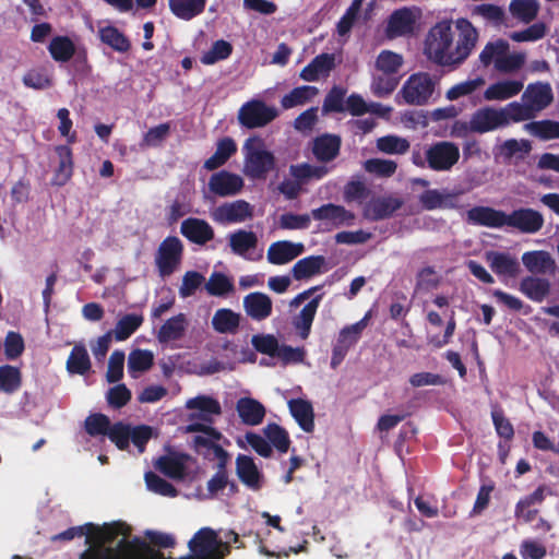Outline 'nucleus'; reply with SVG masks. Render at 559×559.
Masks as SVG:
<instances>
[{
	"mask_svg": "<svg viewBox=\"0 0 559 559\" xmlns=\"http://www.w3.org/2000/svg\"><path fill=\"white\" fill-rule=\"evenodd\" d=\"M439 274L431 267H424L417 274L415 293L429 292L438 287Z\"/></svg>",
	"mask_w": 559,
	"mask_h": 559,
	"instance_id": "69168bd1",
	"label": "nucleus"
},
{
	"mask_svg": "<svg viewBox=\"0 0 559 559\" xmlns=\"http://www.w3.org/2000/svg\"><path fill=\"white\" fill-rule=\"evenodd\" d=\"M543 224L542 214L532 209H521L507 214L506 226L515 227L523 233H536L543 227Z\"/></svg>",
	"mask_w": 559,
	"mask_h": 559,
	"instance_id": "6ab92c4d",
	"label": "nucleus"
},
{
	"mask_svg": "<svg viewBox=\"0 0 559 559\" xmlns=\"http://www.w3.org/2000/svg\"><path fill=\"white\" fill-rule=\"evenodd\" d=\"M236 411L240 420L248 426L260 425L266 413L263 404L250 396L240 397L236 403Z\"/></svg>",
	"mask_w": 559,
	"mask_h": 559,
	"instance_id": "b1692460",
	"label": "nucleus"
},
{
	"mask_svg": "<svg viewBox=\"0 0 559 559\" xmlns=\"http://www.w3.org/2000/svg\"><path fill=\"white\" fill-rule=\"evenodd\" d=\"M237 445L240 449L247 450L252 449L257 454L262 457H271L273 450L267 439L263 435L257 432H247L245 436L237 438Z\"/></svg>",
	"mask_w": 559,
	"mask_h": 559,
	"instance_id": "79ce46f5",
	"label": "nucleus"
},
{
	"mask_svg": "<svg viewBox=\"0 0 559 559\" xmlns=\"http://www.w3.org/2000/svg\"><path fill=\"white\" fill-rule=\"evenodd\" d=\"M290 415L305 432L314 429V413L312 404L305 399H292L287 402Z\"/></svg>",
	"mask_w": 559,
	"mask_h": 559,
	"instance_id": "c756f323",
	"label": "nucleus"
},
{
	"mask_svg": "<svg viewBox=\"0 0 559 559\" xmlns=\"http://www.w3.org/2000/svg\"><path fill=\"white\" fill-rule=\"evenodd\" d=\"M207 293L212 296H226L234 290L231 278L223 273L214 272L205 283Z\"/></svg>",
	"mask_w": 559,
	"mask_h": 559,
	"instance_id": "13d9d810",
	"label": "nucleus"
},
{
	"mask_svg": "<svg viewBox=\"0 0 559 559\" xmlns=\"http://www.w3.org/2000/svg\"><path fill=\"white\" fill-rule=\"evenodd\" d=\"M48 50L53 60L58 62L69 61L75 53V45L67 36H57L51 39Z\"/></svg>",
	"mask_w": 559,
	"mask_h": 559,
	"instance_id": "de8ad7c7",
	"label": "nucleus"
},
{
	"mask_svg": "<svg viewBox=\"0 0 559 559\" xmlns=\"http://www.w3.org/2000/svg\"><path fill=\"white\" fill-rule=\"evenodd\" d=\"M311 215L314 219L326 222L334 227L352 226L355 221L354 213L332 203L312 210Z\"/></svg>",
	"mask_w": 559,
	"mask_h": 559,
	"instance_id": "a211bd4d",
	"label": "nucleus"
},
{
	"mask_svg": "<svg viewBox=\"0 0 559 559\" xmlns=\"http://www.w3.org/2000/svg\"><path fill=\"white\" fill-rule=\"evenodd\" d=\"M143 323V316L130 313L118 320L114 331H110L114 337L121 342L129 338Z\"/></svg>",
	"mask_w": 559,
	"mask_h": 559,
	"instance_id": "49530a36",
	"label": "nucleus"
},
{
	"mask_svg": "<svg viewBox=\"0 0 559 559\" xmlns=\"http://www.w3.org/2000/svg\"><path fill=\"white\" fill-rule=\"evenodd\" d=\"M364 167L366 171L378 177H390L395 173L397 165L390 159L371 158L365 162Z\"/></svg>",
	"mask_w": 559,
	"mask_h": 559,
	"instance_id": "0e129e2a",
	"label": "nucleus"
},
{
	"mask_svg": "<svg viewBox=\"0 0 559 559\" xmlns=\"http://www.w3.org/2000/svg\"><path fill=\"white\" fill-rule=\"evenodd\" d=\"M330 168L322 165H311V164H299L293 165L289 168L290 175L298 180L299 182L306 183L310 180H320L325 175H328Z\"/></svg>",
	"mask_w": 559,
	"mask_h": 559,
	"instance_id": "c03bdc74",
	"label": "nucleus"
},
{
	"mask_svg": "<svg viewBox=\"0 0 559 559\" xmlns=\"http://www.w3.org/2000/svg\"><path fill=\"white\" fill-rule=\"evenodd\" d=\"M182 242L177 237H167L156 255V265L163 276H168L178 269L182 257Z\"/></svg>",
	"mask_w": 559,
	"mask_h": 559,
	"instance_id": "6e6552de",
	"label": "nucleus"
},
{
	"mask_svg": "<svg viewBox=\"0 0 559 559\" xmlns=\"http://www.w3.org/2000/svg\"><path fill=\"white\" fill-rule=\"evenodd\" d=\"M521 80L506 79L490 84L484 92L487 102H502L516 96L523 90Z\"/></svg>",
	"mask_w": 559,
	"mask_h": 559,
	"instance_id": "5701e85b",
	"label": "nucleus"
},
{
	"mask_svg": "<svg viewBox=\"0 0 559 559\" xmlns=\"http://www.w3.org/2000/svg\"><path fill=\"white\" fill-rule=\"evenodd\" d=\"M242 173L252 180H262L274 170L275 156L264 139L258 135L248 138L242 145Z\"/></svg>",
	"mask_w": 559,
	"mask_h": 559,
	"instance_id": "20e7f679",
	"label": "nucleus"
},
{
	"mask_svg": "<svg viewBox=\"0 0 559 559\" xmlns=\"http://www.w3.org/2000/svg\"><path fill=\"white\" fill-rule=\"evenodd\" d=\"M466 215L468 222L490 228L503 227L507 222V214L504 212L487 206L473 207Z\"/></svg>",
	"mask_w": 559,
	"mask_h": 559,
	"instance_id": "cd10ccee",
	"label": "nucleus"
},
{
	"mask_svg": "<svg viewBox=\"0 0 559 559\" xmlns=\"http://www.w3.org/2000/svg\"><path fill=\"white\" fill-rule=\"evenodd\" d=\"M154 362V354L148 349H133L128 357V372L136 379L151 369Z\"/></svg>",
	"mask_w": 559,
	"mask_h": 559,
	"instance_id": "a19ab883",
	"label": "nucleus"
},
{
	"mask_svg": "<svg viewBox=\"0 0 559 559\" xmlns=\"http://www.w3.org/2000/svg\"><path fill=\"white\" fill-rule=\"evenodd\" d=\"M478 32L466 19L443 20L429 28L424 39V55L442 67H457L472 53Z\"/></svg>",
	"mask_w": 559,
	"mask_h": 559,
	"instance_id": "f257e3e1",
	"label": "nucleus"
},
{
	"mask_svg": "<svg viewBox=\"0 0 559 559\" xmlns=\"http://www.w3.org/2000/svg\"><path fill=\"white\" fill-rule=\"evenodd\" d=\"M263 433L271 444L280 453H286L290 445L288 432L277 424H267L263 428Z\"/></svg>",
	"mask_w": 559,
	"mask_h": 559,
	"instance_id": "3c124183",
	"label": "nucleus"
},
{
	"mask_svg": "<svg viewBox=\"0 0 559 559\" xmlns=\"http://www.w3.org/2000/svg\"><path fill=\"white\" fill-rule=\"evenodd\" d=\"M503 127V117L500 108H480L469 119V129L475 133H487Z\"/></svg>",
	"mask_w": 559,
	"mask_h": 559,
	"instance_id": "2eb2a0df",
	"label": "nucleus"
},
{
	"mask_svg": "<svg viewBox=\"0 0 559 559\" xmlns=\"http://www.w3.org/2000/svg\"><path fill=\"white\" fill-rule=\"evenodd\" d=\"M403 66L404 57L389 49L380 51L374 60V71L389 75H400Z\"/></svg>",
	"mask_w": 559,
	"mask_h": 559,
	"instance_id": "4c0bfd02",
	"label": "nucleus"
},
{
	"mask_svg": "<svg viewBox=\"0 0 559 559\" xmlns=\"http://www.w3.org/2000/svg\"><path fill=\"white\" fill-rule=\"evenodd\" d=\"M500 109L502 111L504 127L511 122H520L532 119L536 115L525 102H513Z\"/></svg>",
	"mask_w": 559,
	"mask_h": 559,
	"instance_id": "8fccbe9b",
	"label": "nucleus"
},
{
	"mask_svg": "<svg viewBox=\"0 0 559 559\" xmlns=\"http://www.w3.org/2000/svg\"><path fill=\"white\" fill-rule=\"evenodd\" d=\"M301 242L281 240L273 242L267 250V261L272 264L282 265L290 262L304 252Z\"/></svg>",
	"mask_w": 559,
	"mask_h": 559,
	"instance_id": "4be33fe9",
	"label": "nucleus"
},
{
	"mask_svg": "<svg viewBox=\"0 0 559 559\" xmlns=\"http://www.w3.org/2000/svg\"><path fill=\"white\" fill-rule=\"evenodd\" d=\"M229 246L235 254L246 259H252L253 250L258 243V237L253 231L239 229L228 236Z\"/></svg>",
	"mask_w": 559,
	"mask_h": 559,
	"instance_id": "72a5a7b5",
	"label": "nucleus"
},
{
	"mask_svg": "<svg viewBox=\"0 0 559 559\" xmlns=\"http://www.w3.org/2000/svg\"><path fill=\"white\" fill-rule=\"evenodd\" d=\"M243 309L252 320L263 321L272 314L273 302L264 293H250L243 297Z\"/></svg>",
	"mask_w": 559,
	"mask_h": 559,
	"instance_id": "412c9836",
	"label": "nucleus"
},
{
	"mask_svg": "<svg viewBox=\"0 0 559 559\" xmlns=\"http://www.w3.org/2000/svg\"><path fill=\"white\" fill-rule=\"evenodd\" d=\"M23 83L34 90H46L52 85V80L45 69H32L24 74Z\"/></svg>",
	"mask_w": 559,
	"mask_h": 559,
	"instance_id": "e2e57ef3",
	"label": "nucleus"
},
{
	"mask_svg": "<svg viewBox=\"0 0 559 559\" xmlns=\"http://www.w3.org/2000/svg\"><path fill=\"white\" fill-rule=\"evenodd\" d=\"M367 320L368 318L365 317L359 322L344 328L340 333L337 345H341L344 347V349H348L352 345H354L357 342L361 331L366 328Z\"/></svg>",
	"mask_w": 559,
	"mask_h": 559,
	"instance_id": "338daca9",
	"label": "nucleus"
},
{
	"mask_svg": "<svg viewBox=\"0 0 559 559\" xmlns=\"http://www.w3.org/2000/svg\"><path fill=\"white\" fill-rule=\"evenodd\" d=\"M181 234L195 243H204L213 238L212 227L203 219L188 218L181 224Z\"/></svg>",
	"mask_w": 559,
	"mask_h": 559,
	"instance_id": "f704fd0d",
	"label": "nucleus"
},
{
	"mask_svg": "<svg viewBox=\"0 0 559 559\" xmlns=\"http://www.w3.org/2000/svg\"><path fill=\"white\" fill-rule=\"evenodd\" d=\"M245 186L241 176L227 170L214 173L209 180V190L221 198L238 194Z\"/></svg>",
	"mask_w": 559,
	"mask_h": 559,
	"instance_id": "ddd939ff",
	"label": "nucleus"
},
{
	"mask_svg": "<svg viewBox=\"0 0 559 559\" xmlns=\"http://www.w3.org/2000/svg\"><path fill=\"white\" fill-rule=\"evenodd\" d=\"M522 102L527 103L532 110L537 114L552 102L550 85L548 83L530 84L522 95Z\"/></svg>",
	"mask_w": 559,
	"mask_h": 559,
	"instance_id": "c85d7f7f",
	"label": "nucleus"
},
{
	"mask_svg": "<svg viewBox=\"0 0 559 559\" xmlns=\"http://www.w3.org/2000/svg\"><path fill=\"white\" fill-rule=\"evenodd\" d=\"M236 152V142L231 138H223L217 142L215 153L204 162V168L214 170L223 166Z\"/></svg>",
	"mask_w": 559,
	"mask_h": 559,
	"instance_id": "58836bf2",
	"label": "nucleus"
},
{
	"mask_svg": "<svg viewBox=\"0 0 559 559\" xmlns=\"http://www.w3.org/2000/svg\"><path fill=\"white\" fill-rule=\"evenodd\" d=\"M251 216V205L243 200L224 203L212 213L213 219L221 224L242 223Z\"/></svg>",
	"mask_w": 559,
	"mask_h": 559,
	"instance_id": "4468645a",
	"label": "nucleus"
},
{
	"mask_svg": "<svg viewBox=\"0 0 559 559\" xmlns=\"http://www.w3.org/2000/svg\"><path fill=\"white\" fill-rule=\"evenodd\" d=\"M423 12L418 7H404L394 10L388 17L384 34L389 39L412 37L421 27Z\"/></svg>",
	"mask_w": 559,
	"mask_h": 559,
	"instance_id": "0eeeda50",
	"label": "nucleus"
},
{
	"mask_svg": "<svg viewBox=\"0 0 559 559\" xmlns=\"http://www.w3.org/2000/svg\"><path fill=\"white\" fill-rule=\"evenodd\" d=\"M91 368L87 350L82 345H75L67 360V369L70 373L84 374Z\"/></svg>",
	"mask_w": 559,
	"mask_h": 559,
	"instance_id": "864d4df0",
	"label": "nucleus"
},
{
	"mask_svg": "<svg viewBox=\"0 0 559 559\" xmlns=\"http://www.w3.org/2000/svg\"><path fill=\"white\" fill-rule=\"evenodd\" d=\"M186 408L191 412L190 420H200L187 427L188 431L198 432L193 439L197 450L212 449L217 457L225 459L226 452L217 444L222 436L211 426L213 417L222 413L219 402L209 395H198L186 402Z\"/></svg>",
	"mask_w": 559,
	"mask_h": 559,
	"instance_id": "f03ea898",
	"label": "nucleus"
},
{
	"mask_svg": "<svg viewBox=\"0 0 559 559\" xmlns=\"http://www.w3.org/2000/svg\"><path fill=\"white\" fill-rule=\"evenodd\" d=\"M189 328V319L186 314L179 313L166 320L157 332L159 343L168 344L181 340Z\"/></svg>",
	"mask_w": 559,
	"mask_h": 559,
	"instance_id": "a878e982",
	"label": "nucleus"
},
{
	"mask_svg": "<svg viewBox=\"0 0 559 559\" xmlns=\"http://www.w3.org/2000/svg\"><path fill=\"white\" fill-rule=\"evenodd\" d=\"M326 261L322 255H310L295 263L292 273L295 280H308L326 272Z\"/></svg>",
	"mask_w": 559,
	"mask_h": 559,
	"instance_id": "2f4dec72",
	"label": "nucleus"
},
{
	"mask_svg": "<svg viewBox=\"0 0 559 559\" xmlns=\"http://www.w3.org/2000/svg\"><path fill=\"white\" fill-rule=\"evenodd\" d=\"M399 83L400 75H389L374 71L370 91L377 97H388L395 91Z\"/></svg>",
	"mask_w": 559,
	"mask_h": 559,
	"instance_id": "a18cd8bd",
	"label": "nucleus"
},
{
	"mask_svg": "<svg viewBox=\"0 0 559 559\" xmlns=\"http://www.w3.org/2000/svg\"><path fill=\"white\" fill-rule=\"evenodd\" d=\"M85 429L91 436L107 435L120 450L127 449L131 440L139 453L144 451L145 443L153 436V429L144 425L131 427L118 423L110 426L109 419L102 414L88 416L85 420Z\"/></svg>",
	"mask_w": 559,
	"mask_h": 559,
	"instance_id": "7ed1b4c3",
	"label": "nucleus"
},
{
	"mask_svg": "<svg viewBox=\"0 0 559 559\" xmlns=\"http://www.w3.org/2000/svg\"><path fill=\"white\" fill-rule=\"evenodd\" d=\"M193 465V460L190 456L176 451L166 453L155 463V467L158 471L171 478L187 476L192 471Z\"/></svg>",
	"mask_w": 559,
	"mask_h": 559,
	"instance_id": "9b49d317",
	"label": "nucleus"
},
{
	"mask_svg": "<svg viewBox=\"0 0 559 559\" xmlns=\"http://www.w3.org/2000/svg\"><path fill=\"white\" fill-rule=\"evenodd\" d=\"M277 116L276 109L260 100H250L239 109V122L247 128L263 127Z\"/></svg>",
	"mask_w": 559,
	"mask_h": 559,
	"instance_id": "1a4fd4ad",
	"label": "nucleus"
},
{
	"mask_svg": "<svg viewBox=\"0 0 559 559\" xmlns=\"http://www.w3.org/2000/svg\"><path fill=\"white\" fill-rule=\"evenodd\" d=\"M238 535L229 532L226 540L218 538L215 531L203 527L189 542V548L195 559H222L229 551V544L236 543Z\"/></svg>",
	"mask_w": 559,
	"mask_h": 559,
	"instance_id": "423d86ee",
	"label": "nucleus"
},
{
	"mask_svg": "<svg viewBox=\"0 0 559 559\" xmlns=\"http://www.w3.org/2000/svg\"><path fill=\"white\" fill-rule=\"evenodd\" d=\"M236 472L239 479L251 490H259L264 485V476L251 456L240 454L236 459Z\"/></svg>",
	"mask_w": 559,
	"mask_h": 559,
	"instance_id": "dca6fc26",
	"label": "nucleus"
},
{
	"mask_svg": "<svg viewBox=\"0 0 559 559\" xmlns=\"http://www.w3.org/2000/svg\"><path fill=\"white\" fill-rule=\"evenodd\" d=\"M519 551L522 559H544L547 554L544 544L530 538L522 540Z\"/></svg>",
	"mask_w": 559,
	"mask_h": 559,
	"instance_id": "774afa93",
	"label": "nucleus"
},
{
	"mask_svg": "<svg viewBox=\"0 0 559 559\" xmlns=\"http://www.w3.org/2000/svg\"><path fill=\"white\" fill-rule=\"evenodd\" d=\"M52 170L51 183L53 186H64L73 175L72 151L67 145L55 147V156L50 160Z\"/></svg>",
	"mask_w": 559,
	"mask_h": 559,
	"instance_id": "f8f14e48",
	"label": "nucleus"
},
{
	"mask_svg": "<svg viewBox=\"0 0 559 559\" xmlns=\"http://www.w3.org/2000/svg\"><path fill=\"white\" fill-rule=\"evenodd\" d=\"M318 88L314 86H299L294 88L292 92L286 94L282 98V106L285 109H290L297 106H302L309 100H311L314 96L318 95Z\"/></svg>",
	"mask_w": 559,
	"mask_h": 559,
	"instance_id": "09e8293b",
	"label": "nucleus"
},
{
	"mask_svg": "<svg viewBox=\"0 0 559 559\" xmlns=\"http://www.w3.org/2000/svg\"><path fill=\"white\" fill-rule=\"evenodd\" d=\"M321 300V296H317L312 300H310L299 312L298 316L295 317L293 321V325L300 336V338L306 340L311 330V325L317 313L319 304Z\"/></svg>",
	"mask_w": 559,
	"mask_h": 559,
	"instance_id": "e433bc0d",
	"label": "nucleus"
},
{
	"mask_svg": "<svg viewBox=\"0 0 559 559\" xmlns=\"http://www.w3.org/2000/svg\"><path fill=\"white\" fill-rule=\"evenodd\" d=\"M22 376L19 368L5 365L0 367V391L13 393L21 388Z\"/></svg>",
	"mask_w": 559,
	"mask_h": 559,
	"instance_id": "6e6d98bb",
	"label": "nucleus"
},
{
	"mask_svg": "<svg viewBox=\"0 0 559 559\" xmlns=\"http://www.w3.org/2000/svg\"><path fill=\"white\" fill-rule=\"evenodd\" d=\"M524 129L530 134L542 140L559 139V122L556 121L543 120L530 122L524 126Z\"/></svg>",
	"mask_w": 559,
	"mask_h": 559,
	"instance_id": "5fc2aeb1",
	"label": "nucleus"
},
{
	"mask_svg": "<svg viewBox=\"0 0 559 559\" xmlns=\"http://www.w3.org/2000/svg\"><path fill=\"white\" fill-rule=\"evenodd\" d=\"M340 151V140L333 135H322L314 140L312 152L317 159L329 162L333 159Z\"/></svg>",
	"mask_w": 559,
	"mask_h": 559,
	"instance_id": "37998d69",
	"label": "nucleus"
},
{
	"mask_svg": "<svg viewBox=\"0 0 559 559\" xmlns=\"http://www.w3.org/2000/svg\"><path fill=\"white\" fill-rule=\"evenodd\" d=\"M97 35L103 44L117 52H127L131 47L128 37L109 21L97 22Z\"/></svg>",
	"mask_w": 559,
	"mask_h": 559,
	"instance_id": "aec40b11",
	"label": "nucleus"
},
{
	"mask_svg": "<svg viewBox=\"0 0 559 559\" xmlns=\"http://www.w3.org/2000/svg\"><path fill=\"white\" fill-rule=\"evenodd\" d=\"M334 55L321 53L301 70L300 78L307 82H316L326 78L334 68Z\"/></svg>",
	"mask_w": 559,
	"mask_h": 559,
	"instance_id": "7c9ffc66",
	"label": "nucleus"
},
{
	"mask_svg": "<svg viewBox=\"0 0 559 559\" xmlns=\"http://www.w3.org/2000/svg\"><path fill=\"white\" fill-rule=\"evenodd\" d=\"M510 11L516 19L528 23L537 15L538 4L535 0H513Z\"/></svg>",
	"mask_w": 559,
	"mask_h": 559,
	"instance_id": "680f3d73",
	"label": "nucleus"
},
{
	"mask_svg": "<svg viewBox=\"0 0 559 559\" xmlns=\"http://www.w3.org/2000/svg\"><path fill=\"white\" fill-rule=\"evenodd\" d=\"M402 206V201L394 197H383L371 200L365 207L367 218L378 221L392 215Z\"/></svg>",
	"mask_w": 559,
	"mask_h": 559,
	"instance_id": "473e14b6",
	"label": "nucleus"
},
{
	"mask_svg": "<svg viewBox=\"0 0 559 559\" xmlns=\"http://www.w3.org/2000/svg\"><path fill=\"white\" fill-rule=\"evenodd\" d=\"M522 263L532 274H552L556 270V261L549 252L544 250L523 253Z\"/></svg>",
	"mask_w": 559,
	"mask_h": 559,
	"instance_id": "393cba45",
	"label": "nucleus"
},
{
	"mask_svg": "<svg viewBox=\"0 0 559 559\" xmlns=\"http://www.w3.org/2000/svg\"><path fill=\"white\" fill-rule=\"evenodd\" d=\"M551 284L547 278L528 275L521 280L519 290L534 302H543L550 294Z\"/></svg>",
	"mask_w": 559,
	"mask_h": 559,
	"instance_id": "bb28decb",
	"label": "nucleus"
},
{
	"mask_svg": "<svg viewBox=\"0 0 559 559\" xmlns=\"http://www.w3.org/2000/svg\"><path fill=\"white\" fill-rule=\"evenodd\" d=\"M169 7L176 16L190 20L203 11L205 0H169Z\"/></svg>",
	"mask_w": 559,
	"mask_h": 559,
	"instance_id": "603ef678",
	"label": "nucleus"
},
{
	"mask_svg": "<svg viewBox=\"0 0 559 559\" xmlns=\"http://www.w3.org/2000/svg\"><path fill=\"white\" fill-rule=\"evenodd\" d=\"M239 323L240 314L227 308L216 310L212 318L213 329L222 334L236 333Z\"/></svg>",
	"mask_w": 559,
	"mask_h": 559,
	"instance_id": "ea45409f",
	"label": "nucleus"
},
{
	"mask_svg": "<svg viewBox=\"0 0 559 559\" xmlns=\"http://www.w3.org/2000/svg\"><path fill=\"white\" fill-rule=\"evenodd\" d=\"M428 165L433 170H449L460 158L459 147L451 142H439L426 151Z\"/></svg>",
	"mask_w": 559,
	"mask_h": 559,
	"instance_id": "9d476101",
	"label": "nucleus"
},
{
	"mask_svg": "<svg viewBox=\"0 0 559 559\" xmlns=\"http://www.w3.org/2000/svg\"><path fill=\"white\" fill-rule=\"evenodd\" d=\"M485 258L492 272L502 281L514 278L520 272V264L516 258L507 252L488 251Z\"/></svg>",
	"mask_w": 559,
	"mask_h": 559,
	"instance_id": "f3484780",
	"label": "nucleus"
},
{
	"mask_svg": "<svg viewBox=\"0 0 559 559\" xmlns=\"http://www.w3.org/2000/svg\"><path fill=\"white\" fill-rule=\"evenodd\" d=\"M438 84L439 80L433 74L424 71L413 73L397 92L395 102L400 105L425 106L433 99Z\"/></svg>",
	"mask_w": 559,
	"mask_h": 559,
	"instance_id": "39448f33",
	"label": "nucleus"
},
{
	"mask_svg": "<svg viewBox=\"0 0 559 559\" xmlns=\"http://www.w3.org/2000/svg\"><path fill=\"white\" fill-rule=\"evenodd\" d=\"M377 148L385 154H404L409 148V142L402 136L385 135L377 140Z\"/></svg>",
	"mask_w": 559,
	"mask_h": 559,
	"instance_id": "052dcab7",
	"label": "nucleus"
},
{
	"mask_svg": "<svg viewBox=\"0 0 559 559\" xmlns=\"http://www.w3.org/2000/svg\"><path fill=\"white\" fill-rule=\"evenodd\" d=\"M233 51L230 43L219 39L216 40L209 50L204 51L200 58L201 62L206 66L214 64L221 60L227 59Z\"/></svg>",
	"mask_w": 559,
	"mask_h": 559,
	"instance_id": "4d7b16f0",
	"label": "nucleus"
},
{
	"mask_svg": "<svg viewBox=\"0 0 559 559\" xmlns=\"http://www.w3.org/2000/svg\"><path fill=\"white\" fill-rule=\"evenodd\" d=\"M485 85L481 76L469 79L453 85L447 91L445 97L449 100H456L463 96H468Z\"/></svg>",
	"mask_w": 559,
	"mask_h": 559,
	"instance_id": "bf43d9fd",
	"label": "nucleus"
},
{
	"mask_svg": "<svg viewBox=\"0 0 559 559\" xmlns=\"http://www.w3.org/2000/svg\"><path fill=\"white\" fill-rule=\"evenodd\" d=\"M419 201L426 210L451 209L456 204V194L445 190H427L420 194Z\"/></svg>",
	"mask_w": 559,
	"mask_h": 559,
	"instance_id": "c9c22d12",
	"label": "nucleus"
}]
</instances>
